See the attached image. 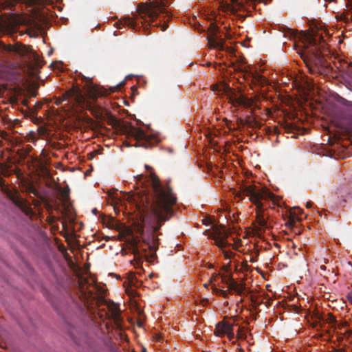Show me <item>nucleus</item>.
I'll list each match as a JSON object with an SVG mask.
<instances>
[{
  "label": "nucleus",
  "instance_id": "nucleus-1",
  "mask_svg": "<svg viewBox=\"0 0 352 352\" xmlns=\"http://www.w3.org/2000/svg\"><path fill=\"white\" fill-rule=\"evenodd\" d=\"M134 179L136 182H140L142 186V189L138 192L137 201L140 218L144 223L148 221L151 229L146 236L142 226L138 231L142 236L144 243L151 251L155 252L158 247L157 232L162 226L161 223L169 220L173 214V207L177 202V197L168 184L163 186L159 177L153 173L150 174L148 180L150 184L147 186H144L143 174L138 175Z\"/></svg>",
  "mask_w": 352,
  "mask_h": 352
},
{
  "label": "nucleus",
  "instance_id": "nucleus-2",
  "mask_svg": "<svg viewBox=\"0 0 352 352\" xmlns=\"http://www.w3.org/2000/svg\"><path fill=\"white\" fill-rule=\"evenodd\" d=\"M134 179L136 182H140L142 186V189L138 192L137 201L140 218L144 223L148 221L151 229L146 236L142 226L138 231L142 236L144 243L151 251L155 252L158 247L157 232L162 226L161 223L169 220L173 214V207L177 202V197L168 184L163 186L159 177L153 173L150 174L148 180L150 184L147 186H144L143 174L138 175Z\"/></svg>",
  "mask_w": 352,
  "mask_h": 352
},
{
  "label": "nucleus",
  "instance_id": "nucleus-3",
  "mask_svg": "<svg viewBox=\"0 0 352 352\" xmlns=\"http://www.w3.org/2000/svg\"><path fill=\"white\" fill-rule=\"evenodd\" d=\"M307 43L298 52L309 72L315 75L333 76V67L322 54V50L327 49V41L318 31L306 36Z\"/></svg>",
  "mask_w": 352,
  "mask_h": 352
},
{
  "label": "nucleus",
  "instance_id": "nucleus-4",
  "mask_svg": "<svg viewBox=\"0 0 352 352\" xmlns=\"http://www.w3.org/2000/svg\"><path fill=\"white\" fill-rule=\"evenodd\" d=\"M88 94L89 98L92 100V102L87 100L80 91L77 89H73L67 91L63 96V100H68L69 102H74L76 105L82 109H87L89 110L96 118H101L102 109L99 105L94 102L98 97L107 96L108 94L107 91L104 88H98L93 86L90 87ZM62 101L63 100L61 99L57 100L56 101V104L60 105Z\"/></svg>",
  "mask_w": 352,
  "mask_h": 352
},
{
  "label": "nucleus",
  "instance_id": "nucleus-5",
  "mask_svg": "<svg viewBox=\"0 0 352 352\" xmlns=\"http://www.w3.org/2000/svg\"><path fill=\"white\" fill-rule=\"evenodd\" d=\"M138 12L142 20L141 21V26L137 21L129 17L124 18L122 20L123 25L127 26L135 31L141 28L146 30L160 16V13L166 14V16H169L164 3L157 1L140 3L138 6Z\"/></svg>",
  "mask_w": 352,
  "mask_h": 352
},
{
  "label": "nucleus",
  "instance_id": "nucleus-6",
  "mask_svg": "<svg viewBox=\"0 0 352 352\" xmlns=\"http://www.w3.org/2000/svg\"><path fill=\"white\" fill-rule=\"evenodd\" d=\"M235 196L243 199L244 196L249 197V200L256 206V222L260 226V229H268L267 219L269 214L265 213L261 200L272 199L273 195L264 189H257L254 185H242L240 190L235 193Z\"/></svg>",
  "mask_w": 352,
  "mask_h": 352
},
{
  "label": "nucleus",
  "instance_id": "nucleus-7",
  "mask_svg": "<svg viewBox=\"0 0 352 352\" xmlns=\"http://www.w3.org/2000/svg\"><path fill=\"white\" fill-rule=\"evenodd\" d=\"M212 90L218 91L226 95L229 102L235 107L239 106L249 107L251 105L252 102L248 98L232 89L228 84L213 85Z\"/></svg>",
  "mask_w": 352,
  "mask_h": 352
},
{
  "label": "nucleus",
  "instance_id": "nucleus-8",
  "mask_svg": "<svg viewBox=\"0 0 352 352\" xmlns=\"http://www.w3.org/2000/svg\"><path fill=\"white\" fill-rule=\"evenodd\" d=\"M208 32L207 40L210 47L217 48L221 51H226L229 53L234 52L232 47L225 46V41L222 38V32L215 23L211 22L210 23Z\"/></svg>",
  "mask_w": 352,
  "mask_h": 352
},
{
  "label": "nucleus",
  "instance_id": "nucleus-9",
  "mask_svg": "<svg viewBox=\"0 0 352 352\" xmlns=\"http://www.w3.org/2000/svg\"><path fill=\"white\" fill-rule=\"evenodd\" d=\"M124 133L137 140L135 146H142L145 148L151 146V143L148 139V135L141 129L137 128L133 126H124Z\"/></svg>",
  "mask_w": 352,
  "mask_h": 352
},
{
  "label": "nucleus",
  "instance_id": "nucleus-10",
  "mask_svg": "<svg viewBox=\"0 0 352 352\" xmlns=\"http://www.w3.org/2000/svg\"><path fill=\"white\" fill-rule=\"evenodd\" d=\"M236 72L243 74L244 78L248 80L250 78L251 82L255 85L263 86L267 83V79L257 72H253L250 65L244 66L239 65L235 67Z\"/></svg>",
  "mask_w": 352,
  "mask_h": 352
},
{
  "label": "nucleus",
  "instance_id": "nucleus-11",
  "mask_svg": "<svg viewBox=\"0 0 352 352\" xmlns=\"http://www.w3.org/2000/svg\"><path fill=\"white\" fill-rule=\"evenodd\" d=\"M230 234V232L228 230L226 227L221 226L219 228H216L214 230L210 237L214 241L215 244L219 248L223 249L224 248L230 245V243L227 241V239Z\"/></svg>",
  "mask_w": 352,
  "mask_h": 352
},
{
  "label": "nucleus",
  "instance_id": "nucleus-12",
  "mask_svg": "<svg viewBox=\"0 0 352 352\" xmlns=\"http://www.w3.org/2000/svg\"><path fill=\"white\" fill-rule=\"evenodd\" d=\"M214 333L217 336H223L226 335L230 340L234 338L233 326L228 322H221L216 325Z\"/></svg>",
  "mask_w": 352,
  "mask_h": 352
},
{
  "label": "nucleus",
  "instance_id": "nucleus-13",
  "mask_svg": "<svg viewBox=\"0 0 352 352\" xmlns=\"http://www.w3.org/2000/svg\"><path fill=\"white\" fill-rule=\"evenodd\" d=\"M99 302L101 305H104L107 307L109 311L111 312V317L113 319L116 323L118 324L121 319L119 305L116 304L114 302L107 300L102 297L99 299Z\"/></svg>",
  "mask_w": 352,
  "mask_h": 352
},
{
  "label": "nucleus",
  "instance_id": "nucleus-14",
  "mask_svg": "<svg viewBox=\"0 0 352 352\" xmlns=\"http://www.w3.org/2000/svg\"><path fill=\"white\" fill-rule=\"evenodd\" d=\"M19 24L18 19L15 15L6 17L0 20V30L10 32L14 31Z\"/></svg>",
  "mask_w": 352,
  "mask_h": 352
},
{
  "label": "nucleus",
  "instance_id": "nucleus-15",
  "mask_svg": "<svg viewBox=\"0 0 352 352\" xmlns=\"http://www.w3.org/2000/svg\"><path fill=\"white\" fill-rule=\"evenodd\" d=\"M339 65L335 63L338 70V74L344 75L346 82L352 86V65L346 62L338 63Z\"/></svg>",
  "mask_w": 352,
  "mask_h": 352
},
{
  "label": "nucleus",
  "instance_id": "nucleus-16",
  "mask_svg": "<svg viewBox=\"0 0 352 352\" xmlns=\"http://www.w3.org/2000/svg\"><path fill=\"white\" fill-rule=\"evenodd\" d=\"M231 2L232 4H226L225 9L227 11H230L231 14L235 15L240 20L243 21L246 16L238 13L243 8V3L239 2V0H231Z\"/></svg>",
  "mask_w": 352,
  "mask_h": 352
},
{
  "label": "nucleus",
  "instance_id": "nucleus-17",
  "mask_svg": "<svg viewBox=\"0 0 352 352\" xmlns=\"http://www.w3.org/2000/svg\"><path fill=\"white\" fill-rule=\"evenodd\" d=\"M314 317L316 319V321L313 324L315 328H317L318 326L322 327V325L320 324L321 320H324V322L333 325L336 323V317L331 313L327 314L326 318H323L322 316L318 312L314 314Z\"/></svg>",
  "mask_w": 352,
  "mask_h": 352
},
{
  "label": "nucleus",
  "instance_id": "nucleus-18",
  "mask_svg": "<svg viewBox=\"0 0 352 352\" xmlns=\"http://www.w3.org/2000/svg\"><path fill=\"white\" fill-rule=\"evenodd\" d=\"M10 198L24 213L26 214H30L31 213V208L28 206L26 201L19 195L17 194L12 195Z\"/></svg>",
  "mask_w": 352,
  "mask_h": 352
},
{
  "label": "nucleus",
  "instance_id": "nucleus-19",
  "mask_svg": "<svg viewBox=\"0 0 352 352\" xmlns=\"http://www.w3.org/2000/svg\"><path fill=\"white\" fill-rule=\"evenodd\" d=\"M228 289L234 291L238 295H242L245 290V285L244 283H239L234 279L228 284Z\"/></svg>",
  "mask_w": 352,
  "mask_h": 352
},
{
  "label": "nucleus",
  "instance_id": "nucleus-20",
  "mask_svg": "<svg viewBox=\"0 0 352 352\" xmlns=\"http://www.w3.org/2000/svg\"><path fill=\"white\" fill-rule=\"evenodd\" d=\"M14 51L22 56H24V55H27L28 54L32 52V50L29 47H27L25 45H21V46L16 47L14 48Z\"/></svg>",
  "mask_w": 352,
  "mask_h": 352
},
{
  "label": "nucleus",
  "instance_id": "nucleus-21",
  "mask_svg": "<svg viewBox=\"0 0 352 352\" xmlns=\"http://www.w3.org/2000/svg\"><path fill=\"white\" fill-rule=\"evenodd\" d=\"M336 100L338 102H339L346 107H352V102L351 101H349L338 95H337V96L336 97Z\"/></svg>",
  "mask_w": 352,
  "mask_h": 352
},
{
  "label": "nucleus",
  "instance_id": "nucleus-22",
  "mask_svg": "<svg viewBox=\"0 0 352 352\" xmlns=\"http://www.w3.org/2000/svg\"><path fill=\"white\" fill-rule=\"evenodd\" d=\"M212 290L217 295L221 296L224 298H228L229 293L226 290L218 289L215 285L212 287Z\"/></svg>",
  "mask_w": 352,
  "mask_h": 352
},
{
  "label": "nucleus",
  "instance_id": "nucleus-23",
  "mask_svg": "<svg viewBox=\"0 0 352 352\" xmlns=\"http://www.w3.org/2000/svg\"><path fill=\"white\" fill-rule=\"evenodd\" d=\"M55 309L58 312V314L62 315L65 319L67 318V315L69 314L70 308L68 306H65V308L63 310L56 307Z\"/></svg>",
  "mask_w": 352,
  "mask_h": 352
},
{
  "label": "nucleus",
  "instance_id": "nucleus-24",
  "mask_svg": "<svg viewBox=\"0 0 352 352\" xmlns=\"http://www.w3.org/2000/svg\"><path fill=\"white\" fill-rule=\"evenodd\" d=\"M233 277H232V274H228V275H221V282L223 283H225L226 285H227V286L228 287V284H230V283L232 282V280H233Z\"/></svg>",
  "mask_w": 352,
  "mask_h": 352
},
{
  "label": "nucleus",
  "instance_id": "nucleus-25",
  "mask_svg": "<svg viewBox=\"0 0 352 352\" xmlns=\"http://www.w3.org/2000/svg\"><path fill=\"white\" fill-rule=\"evenodd\" d=\"M236 337L238 339L245 340L246 339V334L243 331V327H239L236 333Z\"/></svg>",
  "mask_w": 352,
  "mask_h": 352
},
{
  "label": "nucleus",
  "instance_id": "nucleus-26",
  "mask_svg": "<svg viewBox=\"0 0 352 352\" xmlns=\"http://www.w3.org/2000/svg\"><path fill=\"white\" fill-rule=\"evenodd\" d=\"M284 127L287 133H292L293 130L294 129L293 124L288 122L285 124Z\"/></svg>",
  "mask_w": 352,
  "mask_h": 352
},
{
  "label": "nucleus",
  "instance_id": "nucleus-27",
  "mask_svg": "<svg viewBox=\"0 0 352 352\" xmlns=\"http://www.w3.org/2000/svg\"><path fill=\"white\" fill-rule=\"evenodd\" d=\"M153 27H157V28L161 27V30L162 31H164L168 28V25L166 24V22H164L163 23V25H162L160 23H159L153 24Z\"/></svg>",
  "mask_w": 352,
  "mask_h": 352
},
{
  "label": "nucleus",
  "instance_id": "nucleus-28",
  "mask_svg": "<svg viewBox=\"0 0 352 352\" xmlns=\"http://www.w3.org/2000/svg\"><path fill=\"white\" fill-rule=\"evenodd\" d=\"M223 254L225 258L227 259L230 258L234 255V253L230 250L228 251V250H223Z\"/></svg>",
  "mask_w": 352,
  "mask_h": 352
},
{
  "label": "nucleus",
  "instance_id": "nucleus-29",
  "mask_svg": "<svg viewBox=\"0 0 352 352\" xmlns=\"http://www.w3.org/2000/svg\"><path fill=\"white\" fill-rule=\"evenodd\" d=\"M220 276V274H213L210 278V283L212 284L213 282L216 280L217 277Z\"/></svg>",
  "mask_w": 352,
  "mask_h": 352
},
{
  "label": "nucleus",
  "instance_id": "nucleus-30",
  "mask_svg": "<svg viewBox=\"0 0 352 352\" xmlns=\"http://www.w3.org/2000/svg\"><path fill=\"white\" fill-rule=\"evenodd\" d=\"M245 123V122L241 119V118H239L237 120V126L239 127L240 126H242V125H244Z\"/></svg>",
  "mask_w": 352,
  "mask_h": 352
},
{
  "label": "nucleus",
  "instance_id": "nucleus-31",
  "mask_svg": "<svg viewBox=\"0 0 352 352\" xmlns=\"http://www.w3.org/2000/svg\"><path fill=\"white\" fill-rule=\"evenodd\" d=\"M347 299L352 304V289L347 294Z\"/></svg>",
  "mask_w": 352,
  "mask_h": 352
},
{
  "label": "nucleus",
  "instance_id": "nucleus-32",
  "mask_svg": "<svg viewBox=\"0 0 352 352\" xmlns=\"http://www.w3.org/2000/svg\"><path fill=\"white\" fill-rule=\"evenodd\" d=\"M111 224L109 225V227L111 228H115L114 223H116V221L113 218L110 219Z\"/></svg>",
  "mask_w": 352,
  "mask_h": 352
},
{
  "label": "nucleus",
  "instance_id": "nucleus-33",
  "mask_svg": "<svg viewBox=\"0 0 352 352\" xmlns=\"http://www.w3.org/2000/svg\"><path fill=\"white\" fill-rule=\"evenodd\" d=\"M33 56H34V58L35 59L36 64L38 66H40L41 65H40V63H39V58L37 56H36L34 54H33Z\"/></svg>",
  "mask_w": 352,
  "mask_h": 352
},
{
  "label": "nucleus",
  "instance_id": "nucleus-34",
  "mask_svg": "<svg viewBox=\"0 0 352 352\" xmlns=\"http://www.w3.org/2000/svg\"><path fill=\"white\" fill-rule=\"evenodd\" d=\"M229 267H230L229 265H224V266H223L222 270L226 272H228L230 270Z\"/></svg>",
  "mask_w": 352,
  "mask_h": 352
},
{
  "label": "nucleus",
  "instance_id": "nucleus-35",
  "mask_svg": "<svg viewBox=\"0 0 352 352\" xmlns=\"http://www.w3.org/2000/svg\"><path fill=\"white\" fill-rule=\"evenodd\" d=\"M312 206H313V203H312L311 201H307V202L306 203V207H307V208H311V207H312Z\"/></svg>",
  "mask_w": 352,
  "mask_h": 352
},
{
  "label": "nucleus",
  "instance_id": "nucleus-36",
  "mask_svg": "<svg viewBox=\"0 0 352 352\" xmlns=\"http://www.w3.org/2000/svg\"><path fill=\"white\" fill-rule=\"evenodd\" d=\"M208 302V300L207 298H205L202 301H201V303L203 304V305H206Z\"/></svg>",
  "mask_w": 352,
  "mask_h": 352
},
{
  "label": "nucleus",
  "instance_id": "nucleus-37",
  "mask_svg": "<svg viewBox=\"0 0 352 352\" xmlns=\"http://www.w3.org/2000/svg\"><path fill=\"white\" fill-rule=\"evenodd\" d=\"M133 253H134L135 256L138 254V248L137 247L134 248Z\"/></svg>",
  "mask_w": 352,
  "mask_h": 352
},
{
  "label": "nucleus",
  "instance_id": "nucleus-38",
  "mask_svg": "<svg viewBox=\"0 0 352 352\" xmlns=\"http://www.w3.org/2000/svg\"><path fill=\"white\" fill-rule=\"evenodd\" d=\"M225 37L228 39H230L231 35L229 33H226V34H225Z\"/></svg>",
  "mask_w": 352,
  "mask_h": 352
},
{
  "label": "nucleus",
  "instance_id": "nucleus-39",
  "mask_svg": "<svg viewBox=\"0 0 352 352\" xmlns=\"http://www.w3.org/2000/svg\"><path fill=\"white\" fill-rule=\"evenodd\" d=\"M320 269L321 270H326V267H325V265H321L320 266Z\"/></svg>",
  "mask_w": 352,
  "mask_h": 352
},
{
  "label": "nucleus",
  "instance_id": "nucleus-40",
  "mask_svg": "<svg viewBox=\"0 0 352 352\" xmlns=\"http://www.w3.org/2000/svg\"><path fill=\"white\" fill-rule=\"evenodd\" d=\"M63 196H64L65 198H67L69 197V193L67 192H65L63 193Z\"/></svg>",
  "mask_w": 352,
  "mask_h": 352
},
{
  "label": "nucleus",
  "instance_id": "nucleus-41",
  "mask_svg": "<svg viewBox=\"0 0 352 352\" xmlns=\"http://www.w3.org/2000/svg\"><path fill=\"white\" fill-rule=\"evenodd\" d=\"M69 333H70L71 336H72L74 339H75L74 333L72 331H69Z\"/></svg>",
  "mask_w": 352,
  "mask_h": 352
},
{
  "label": "nucleus",
  "instance_id": "nucleus-42",
  "mask_svg": "<svg viewBox=\"0 0 352 352\" xmlns=\"http://www.w3.org/2000/svg\"><path fill=\"white\" fill-rule=\"evenodd\" d=\"M31 192H32L34 195H35L37 194V192H36V190L34 188H32V190H31Z\"/></svg>",
  "mask_w": 352,
  "mask_h": 352
},
{
  "label": "nucleus",
  "instance_id": "nucleus-43",
  "mask_svg": "<svg viewBox=\"0 0 352 352\" xmlns=\"http://www.w3.org/2000/svg\"><path fill=\"white\" fill-rule=\"evenodd\" d=\"M145 168L146 170H151L152 169L151 167H150L148 165H145Z\"/></svg>",
  "mask_w": 352,
  "mask_h": 352
},
{
  "label": "nucleus",
  "instance_id": "nucleus-44",
  "mask_svg": "<svg viewBox=\"0 0 352 352\" xmlns=\"http://www.w3.org/2000/svg\"><path fill=\"white\" fill-rule=\"evenodd\" d=\"M117 89H118V88H116V87H112V88H111V91H112V92L116 91Z\"/></svg>",
  "mask_w": 352,
  "mask_h": 352
},
{
  "label": "nucleus",
  "instance_id": "nucleus-45",
  "mask_svg": "<svg viewBox=\"0 0 352 352\" xmlns=\"http://www.w3.org/2000/svg\"><path fill=\"white\" fill-rule=\"evenodd\" d=\"M99 291H100V292L101 294H104V292H105V290H104V289H102V288H100Z\"/></svg>",
  "mask_w": 352,
  "mask_h": 352
},
{
  "label": "nucleus",
  "instance_id": "nucleus-46",
  "mask_svg": "<svg viewBox=\"0 0 352 352\" xmlns=\"http://www.w3.org/2000/svg\"><path fill=\"white\" fill-rule=\"evenodd\" d=\"M92 212H93V213L96 214V212H97V210H96V208H94V209L92 210Z\"/></svg>",
  "mask_w": 352,
  "mask_h": 352
},
{
  "label": "nucleus",
  "instance_id": "nucleus-47",
  "mask_svg": "<svg viewBox=\"0 0 352 352\" xmlns=\"http://www.w3.org/2000/svg\"><path fill=\"white\" fill-rule=\"evenodd\" d=\"M110 118H111V120H112L115 122H117V120H116L113 116H110Z\"/></svg>",
  "mask_w": 352,
  "mask_h": 352
},
{
  "label": "nucleus",
  "instance_id": "nucleus-48",
  "mask_svg": "<svg viewBox=\"0 0 352 352\" xmlns=\"http://www.w3.org/2000/svg\"><path fill=\"white\" fill-rule=\"evenodd\" d=\"M208 267H209V268H212V267H213V265H212V264H209V265H208Z\"/></svg>",
  "mask_w": 352,
  "mask_h": 352
},
{
  "label": "nucleus",
  "instance_id": "nucleus-49",
  "mask_svg": "<svg viewBox=\"0 0 352 352\" xmlns=\"http://www.w3.org/2000/svg\"><path fill=\"white\" fill-rule=\"evenodd\" d=\"M342 349H340V350H336V352H342Z\"/></svg>",
  "mask_w": 352,
  "mask_h": 352
},
{
  "label": "nucleus",
  "instance_id": "nucleus-50",
  "mask_svg": "<svg viewBox=\"0 0 352 352\" xmlns=\"http://www.w3.org/2000/svg\"><path fill=\"white\" fill-rule=\"evenodd\" d=\"M324 33H325V36L329 37V34L327 33H326L325 32H324Z\"/></svg>",
  "mask_w": 352,
  "mask_h": 352
},
{
  "label": "nucleus",
  "instance_id": "nucleus-51",
  "mask_svg": "<svg viewBox=\"0 0 352 352\" xmlns=\"http://www.w3.org/2000/svg\"><path fill=\"white\" fill-rule=\"evenodd\" d=\"M274 132H275V133H276V130H277V129H276V128H274Z\"/></svg>",
  "mask_w": 352,
  "mask_h": 352
},
{
  "label": "nucleus",
  "instance_id": "nucleus-52",
  "mask_svg": "<svg viewBox=\"0 0 352 352\" xmlns=\"http://www.w3.org/2000/svg\"><path fill=\"white\" fill-rule=\"evenodd\" d=\"M250 261L251 262H254V259L252 258Z\"/></svg>",
  "mask_w": 352,
  "mask_h": 352
},
{
  "label": "nucleus",
  "instance_id": "nucleus-53",
  "mask_svg": "<svg viewBox=\"0 0 352 352\" xmlns=\"http://www.w3.org/2000/svg\"><path fill=\"white\" fill-rule=\"evenodd\" d=\"M246 124H250L249 121H246Z\"/></svg>",
  "mask_w": 352,
  "mask_h": 352
},
{
  "label": "nucleus",
  "instance_id": "nucleus-54",
  "mask_svg": "<svg viewBox=\"0 0 352 352\" xmlns=\"http://www.w3.org/2000/svg\"><path fill=\"white\" fill-rule=\"evenodd\" d=\"M204 287H208L207 284H204Z\"/></svg>",
  "mask_w": 352,
  "mask_h": 352
}]
</instances>
